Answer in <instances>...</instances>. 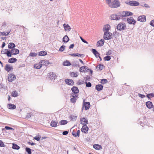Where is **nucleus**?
<instances>
[{
  "mask_svg": "<svg viewBox=\"0 0 154 154\" xmlns=\"http://www.w3.org/2000/svg\"><path fill=\"white\" fill-rule=\"evenodd\" d=\"M106 0V3L111 8H116L119 7L120 5V3L118 0Z\"/></svg>",
  "mask_w": 154,
  "mask_h": 154,
  "instance_id": "1",
  "label": "nucleus"
},
{
  "mask_svg": "<svg viewBox=\"0 0 154 154\" xmlns=\"http://www.w3.org/2000/svg\"><path fill=\"white\" fill-rule=\"evenodd\" d=\"M125 3L130 6H137L139 5V3L136 1H127Z\"/></svg>",
  "mask_w": 154,
  "mask_h": 154,
  "instance_id": "2",
  "label": "nucleus"
},
{
  "mask_svg": "<svg viewBox=\"0 0 154 154\" xmlns=\"http://www.w3.org/2000/svg\"><path fill=\"white\" fill-rule=\"evenodd\" d=\"M1 53L3 54H6L8 57H11V54L10 50L4 49L1 51Z\"/></svg>",
  "mask_w": 154,
  "mask_h": 154,
  "instance_id": "3",
  "label": "nucleus"
},
{
  "mask_svg": "<svg viewBox=\"0 0 154 154\" xmlns=\"http://www.w3.org/2000/svg\"><path fill=\"white\" fill-rule=\"evenodd\" d=\"M127 22L130 24L135 25L136 21L132 17H130L129 18H127Z\"/></svg>",
  "mask_w": 154,
  "mask_h": 154,
  "instance_id": "4",
  "label": "nucleus"
},
{
  "mask_svg": "<svg viewBox=\"0 0 154 154\" xmlns=\"http://www.w3.org/2000/svg\"><path fill=\"white\" fill-rule=\"evenodd\" d=\"M125 27V24L122 23L118 24L117 26V29L120 30L124 29Z\"/></svg>",
  "mask_w": 154,
  "mask_h": 154,
  "instance_id": "5",
  "label": "nucleus"
},
{
  "mask_svg": "<svg viewBox=\"0 0 154 154\" xmlns=\"http://www.w3.org/2000/svg\"><path fill=\"white\" fill-rule=\"evenodd\" d=\"M111 19L112 20H117L120 19V17L118 15V13L114 14L111 15Z\"/></svg>",
  "mask_w": 154,
  "mask_h": 154,
  "instance_id": "6",
  "label": "nucleus"
},
{
  "mask_svg": "<svg viewBox=\"0 0 154 154\" xmlns=\"http://www.w3.org/2000/svg\"><path fill=\"white\" fill-rule=\"evenodd\" d=\"M112 37V33L109 32L104 34L103 38H111Z\"/></svg>",
  "mask_w": 154,
  "mask_h": 154,
  "instance_id": "7",
  "label": "nucleus"
},
{
  "mask_svg": "<svg viewBox=\"0 0 154 154\" xmlns=\"http://www.w3.org/2000/svg\"><path fill=\"white\" fill-rule=\"evenodd\" d=\"M11 54V55H16L19 53V51L16 48H13L10 51Z\"/></svg>",
  "mask_w": 154,
  "mask_h": 154,
  "instance_id": "8",
  "label": "nucleus"
},
{
  "mask_svg": "<svg viewBox=\"0 0 154 154\" xmlns=\"http://www.w3.org/2000/svg\"><path fill=\"white\" fill-rule=\"evenodd\" d=\"M49 78H50L51 80H55L56 79V78L57 77V75L56 74L54 73L53 72H51L49 73V75H48Z\"/></svg>",
  "mask_w": 154,
  "mask_h": 154,
  "instance_id": "9",
  "label": "nucleus"
},
{
  "mask_svg": "<svg viewBox=\"0 0 154 154\" xmlns=\"http://www.w3.org/2000/svg\"><path fill=\"white\" fill-rule=\"evenodd\" d=\"M137 20L141 22H145L146 21V16L142 15L140 16L137 19Z\"/></svg>",
  "mask_w": 154,
  "mask_h": 154,
  "instance_id": "10",
  "label": "nucleus"
},
{
  "mask_svg": "<svg viewBox=\"0 0 154 154\" xmlns=\"http://www.w3.org/2000/svg\"><path fill=\"white\" fill-rule=\"evenodd\" d=\"M110 29V26L108 24H106L105 26L103 28V31L104 32V33L109 32V31Z\"/></svg>",
  "mask_w": 154,
  "mask_h": 154,
  "instance_id": "11",
  "label": "nucleus"
},
{
  "mask_svg": "<svg viewBox=\"0 0 154 154\" xmlns=\"http://www.w3.org/2000/svg\"><path fill=\"white\" fill-rule=\"evenodd\" d=\"M16 79L15 76L13 74H9L8 77V81L11 82Z\"/></svg>",
  "mask_w": 154,
  "mask_h": 154,
  "instance_id": "12",
  "label": "nucleus"
},
{
  "mask_svg": "<svg viewBox=\"0 0 154 154\" xmlns=\"http://www.w3.org/2000/svg\"><path fill=\"white\" fill-rule=\"evenodd\" d=\"M66 84L70 85H73L74 84L73 81L70 79H66L65 80Z\"/></svg>",
  "mask_w": 154,
  "mask_h": 154,
  "instance_id": "13",
  "label": "nucleus"
},
{
  "mask_svg": "<svg viewBox=\"0 0 154 154\" xmlns=\"http://www.w3.org/2000/svg\"><path fill=\"white\" fill-rule=\"evenodd\" d=\"M88 130V128L86 125H84L81 128V131L83 133H87Z\"/></svg>",
  "mask_w": 154,
  "mask_h": 154,
  "instance_id": "14",
  "label": "nucleus"
},
{
  "mask_svg": "<svg viewBox=\"0 0 154 154\" xmlns=\"http://www.w3.org/2000/svg\"><path fill=\"white\" fill-rule=\"evenodd\" d=\"M80 123L81 124L84 125H86L88 123V121L86 119L83 118L81 119L80 120Z\"/></svg>",
  "mask_w": 154,
  "mask_h": 154,
  "instance_id": "15",
  "label": "nucleus"
},
{
  "mask_svg": "<svg viewBox=\"0 0 154 154\" xmlns=\"http://www.w3.org/2000/svg\"><path fill=\"white\" fill-rule=\"evenodd\" d=\"M63 26L65 31L69 32L71 30V28L70 27L68 24L64 23L63 24Z\"/></svg>",
  "mask_w": 154,
  "mask_h": 154,
  "instance_id": "16",
  "label": "nucleus"
},
{
  "mask_svg": "<svg viewBox=\"0 0 154 154\" xmlns=\"http://www.w3.org/2000/svg\"><path fill=\"white\" fill-rule=\"evenodd\" d=\"M146 105L149 109H151L153 107L152 102L150 101L146 102Z\"/></svg>",
  "mask_w": 154,
  "mask_h": 154,
  "instance_id": "17",
  "label": "nucleus"
},
{
  "mask_svg": "<svg viewBox=\"0 0 154 154\" xmlns=\"http://www.w3.org/2000/svg\"><path fill=\"white\" fill-rule=\"evenodd\" d=\"M40 62V63H42V66L45 65L47 66L50 64V63L49 61L46 60H41Z\"/></svg>",
  "mask_w": 154,
  "mask_h": 154,
  "instance_id": "18",
  "label": "nucleus"
},
{
  "mask_svg": "<svg viewBox=\"0 0 154 154\" xmlns=\"http://www.w3.org/2000/svg\"><path fill=\"white\" fill-rule=\"evenodd\" d=\"M103 86L100 84L97 85L95 86V89L98 91H100L102 90Z\"/></svg>",
  "mask_w": 154,
  "mask_h": 154,
  "instance_id": "19",
  "label": "nucleus"
},
{
  "mask_svg": "<svg viewBox=\"0 0 154 154\" xmlns=\"http://www.w3.org/2000/svg\"><path fill=\"white\" fill-rule=\"evenodd\" d=\"M90 106V103L89 102H85L83 103V107L85 108V110H88L89 109Z\"/></svg>",
  "mask_w": 154,
  "mask_h": 154,
  "instance_id": "20",
  "label": "nucleus"
},
{
  "mask_svg": "<svg viewBox=\"0 0 154 154\" xmlns=\"http://www.w3.org/2000/svg\"><path fill=\"white\" fill-rule=\"evenodd\" d=\"M104 42V39H101L100 40L97 42V45L98 47L102 46L103 45Z\"/></svg>",
  "mask_w": 154,
  "mask_h": 154,
  "instance_id": "21",
  "label": "nucleus"
},
{
  "mask_svg": "<svg viewBox=\"0 0 154 154\" xmlns=\"http://www.w3.org/2000/svg\"><path fill=\"white\" fill-rule=\"evenodd\" d=\"M118 13V15H119V17H120V19H121V17L126 16L125 11L120 12Z\"/></svg>",
  "mask_w": 154,
  "mask_h": 154,
  "instance_id": "22",
  "label": "nucleus"
},
{
  "mask_svg": "<svg viewBox=\"0 0 154 154\" xmlns=\"http://www.w3.org/2000/svg\"><path fill=\"white\" fill-rule=\"evenodd\" d=\"M58 122L57 121L52 120L50 124L51 126L54 127H56L57 125Z\"/></svg>",
  "mask_w": 154,
  "mask_h": 154,
  "instance_id": "23",
  "label": "nucleus"
},
{
  "mask_svg": "<svg viewBox=\"0 0 154 154\" xmlns=\"http://www.w3.org/2000/svg\"><path fill=\"white\" fill-rule=\"evenodd\" d=\"M113 35L114 38H120L121 36V35L119 33L115 32L113 33Z\"/></svg>",
  "mask_w": 154,
  "mask_h": 154,
  "instance_id": "24",
  "label": "nucleus"
},
{
  "mask_svg": "<svg viewBox=\"0 0 154 154\" xmlns=\"http://www.w3.org/2000/svg\"><path fill=\"white\" fill-rule=\"evenodd\" d=\"M42 67V63H40V62L38 63H36L34 64V67L36 69H40Z\"/></svg>",
  "mask_w": 154,
  "mask_h": 154,
  "instance_id": "25",
  "label": "nucleus"
},
{
  "mask_svg": "<svg viewBox=\"0 0 154 154\" xmlns=\"http://www.w3.org/2000/svg\"><path fill=\"white\" fill-rule=\"evenodd\" d=\"M72 92L75 93H78L79 92V90L78 88L76 87L73 86L71 88Z\"/></svg>",
  "mask_w": 154,
  "mask_h": 154,
  "instance_id": "26",
  "label": "nucleus"
},
{
  "mask_svg": "<svg viewBox=\"0 0 154 154\" xmlns=\"http://www.w3.org/2000/svg\"><path fill=\"white\" fill-rule=\"evenodd\" d=\"M11 30L8 31L7 32H0V36H6L8 35L10 32Z\"/></svg>",
  "mask_w": 154,
  "mask_h": 154,
  "instance_id": "27",
  "label": "nucleus"
},
{
  "mask_svg": "<svg viewBox=\"0 0 154 154\" xmlns=\"http://www.w3.org/2000/svg\"><path fill=\"white\" fill-rule=\"evenodd\" d=\"M85 69H86L87 70H89L88 69V67H87V66H82L81 67L80 69H79V71L81 72H86V71H85Z\"/></svg>",
  "mask_w": 154,
  "mask_h": 154,
  "instance_id": "28",
  "label": "nucleus"
},
{
  "mask_svg": "<svg viewBox=\"0 0 154 154\" xmlns=\"http://www.w3.org/2000/svg\"><path fill=\"white\" fill-rule=\"evenodd\" d=\"M13 69V67L11 66L9 64H6L5 66V70L8 72H9L11 69Z\"/></svg>",
  "mask_w": 154,
  "mask_h": 154,
  "instance_id": "29",
  "label": "nucleus"
},
{
  "mask_svg": "<svg viewBox=\"0 0 154 154\" xmlns=\"http://www.w3.org/2000/svg\"><path fill=\"white\" fill-rule=\"evenodd\" d=\"M15 47V44L13 43H10L8 45V48L9 49H13Z\"/></svg>",
  "mask_w": 154,
  "mask_h": 154,
  "instance_id": "30",
  "label": "nucleus"
},
{
  "mask_svg": "<svg viewBox=\"0 0 154 154\" xmlns=\"http://www.w3.org/2000/svg\"><path fill=\"white\" fill-rule=\"evenodd\" d=\"M93 147L96 150H100L102 149V146L98 144H94V145Z\"/></svg>",
  "mask_w": 154,
  "mask_h": 154,
  "instance_id": "31",
  "label": "nucleus"
},
{
  "mask_svg": "<svg viewBox=\"0 0 154 154\" xmlns=\"http://www.w3.org/2000/svg\"><path fill=\"white\" fill-rule=\"evenodd\" d=\"M17 60L15 58H12L8 60V62L9 63H13L15 62Z\"/></svg>",
  "mask_w": 154,
  "mask_h": 154,
  "instance_id": "32",
  "label": "nucleus"
},
{
  "mask_svg": "<svg viewBox=\"0 0 154 154\" xmlns=\"http://www.w3.org/2000/svg\"><path fill=\"white\" fill-rule=\"evenodd\" d=\"M12 148L17 150H18L20 149V147L18 146L17 144L13 143L12 144Z\"/></svg>",
  "mask_w": 154,
  "mask_h": 154,
  "instance_id": "33",
  "label": "nucleus"
},
{
  "mask_svg": "<svg viewBox=\"0 0 154 154\" xmlns=\"http://www.w3.org/2000/svg\"><path fill=\"white\" fill-rule=\"evenodd\" d=\"M8 108L10 109H14L16 108V106L14 104H8Z\"/></svg>",
  "mask_w": 154,
  "mask_h": 154,
  "instance_id": "34",
  "label": "nucleus"
},
{
  "mask_svg": "<svg viewBox=\"0 0 154 154\" xmlns=\"http://www.w3.org/2000/svg\"><path fill=\"white\" fill-rule=\"evenodd\" d=\"M63 65L65 66H69L71 65V63L69 61L66 60L63 62Z\"/></svg>",
  "mask_w": 154,
  "mask_h": 154,
  "instance_id": "35",
  "label": "nucleus"
},
{
  "mask_svg": "<svg viewBox=\"0 0 154 154\" xmlns=\"http://www.w3.org/2000/svg\"><path fill=\"white\" fill-rule=\"evenodd\" d=\"M91 51L94 55H96V54H97L98 56H99V55H100L99 53L97 51L96 49H92Z\"/></svg>",
  "mask_w": 154,
  "mask_h": 154,
  "instance_id": "36",
  "label": "nucleus"
},
{
  "mask_svg": "<svg viewBox=\"0 0 154 154\" xmlns=\"http://www.w3.org/2000/svg\"><path fill=\"white\" fill-rule=\"evenodd\" d=\"M47 54V53L45 51H41L39 53V55L40 56H44Z\"/></svg>",
  "mask_w": 154,
  "mask_h": 154,
  "instance_id": "37",
  "label": "nucleus"
},
{
  "mask_svg": "<svg viewBox=\"0 0 154 154\" xmlns=\"http://www.w3.org/2000/svg\"><path fill=\"white\" fill-rule=\"evenodd\" d=\"M67 123V121L66 120H62L60 122V125H65Z\"/></svg>",
  "mask_w": 154,
  "mask_h": 154,
  "instance_id": "38",
  "label": "nucleus"
},
{
  "mask_svg": "<svg viewBox=\"0 0 154 154\" xmlns=\"http://www.w3.org/2000/svg\"><path fill=\"white\" fill-rule=\"evenodd\" d=\"M146 97L150 99L151 97H154V94L153 93L148 94L146 95Z\"/></svg>",
  "mask_w": 154,
  "mask_h": 154,
  "instance_id": "39",
  "label": "nucleus"
},
{
  "mask_svg": "<svg viewBox=\"0 0 154 154\" xmlns=\"http://www.w3.org/2000/svg\"><path fill=\"white\" fill-rule=\"evenodd\" d=\"M18 93L16 91H13L11 93V95L12 97H16L17 96Z\"/></svg>",
  "mask_w": 154,
  "mask_h": 154,
  "instance_id": "40",
  "label": "nucleus"
},
{
  "mask_svg": "<svg viewBox=\"0 0 154 154\" xmlns=\"http://www.w3.org/2000/svg\"><path fill=\"white\" fill-rule=\"evenodd\" d=\"M26 151L27 152L28 154H31V149L28 147H26L25 148Z\"/></svg>",
  "mask_w": 154,
  "mask_h": 154,
  "instance_id": "41",
  "label": "nucleus"
},
{
  "mask_svg": "<svg viewBox=\"0 0 154 154\" xmlns=\"http://www.w3.org/2000/svg\"><path fill=\"white\" fill-rule=\"evenodd\" d=\"M104 67V66L103 65L100 64L96 67L97 69H98L100 70H102Z\"/></svg>",
  "mask_w": 154,
  "mask_h": 154,
  "instance_id": "42",
  "label": "nucleus"
},
{
  "mask_svg": "<svg viewBox=\"0 0 154 154\" xmlns=\"http://www.w3.org/2000/svg\"><path fill=\"white\" fill-rule=\"evenodd\" d=\"M107 82L108 81L106 79H103L101 80L100 83L103 85L107 83Z\"/></svg>",
  "mask_w": 154,
  "mask_h": 154,
  "instance_id": "43",
  "label": "nucleus"
},
{
  "mask_svg": "<svg viewBox=\"0 0 154 154\" xmlns=\"http://www.w3.org/2000/svg\"><path fill=\"white\" fill-rule=\"evenodd\" d=\"M70 75L72 77H77L78 76V75L76 73H75L74 72H71L70 74Z\"/></svg>",
  "mask_w": 154,
  "mask_h": 154,
  "instance_id": "44",
  "label": "nucleus"
},
{
  "mask_svg": "<svg viewBox=\"0 0 154 154\" xmlns=\"http://www.w3.org/2000/svg\"><path fill=\"white\" fill-rule=\"evenodd\" d=\"M111 59V58L109 56H106L104 58V59L105 61H109Z\"/></svg>",
  "mask_w": 154,
  "mask_h": 154,
  "instance_id": "45",
  "label": "nucleus"
},
{
  "mask_svg": "<svg viewBox=\"0 0 154 154\" xmlns=\"http://www.w3.org/2000/svg\"><path fill=\"white\" fill-rule=\"evenodd\" d=\"M126 16H132L133 14V13L131 12L125 11Z\"/></svg>",
  "mask_w": 154,
  "mask_h": 154,
  "instance_id": "46",
  "label": "nucleus"
},
{
  "mask_svg": "<svg viewBox=\"0 0 154 154\" xmlns=\"http://www.w3.org/2000/svg\"><path fill=\"white\" fill-rule=\"evenodd\" d=\"M85 83L86 84V86L87 87H90L91 86V84L90 82H86Z\"/></svg>",
  "mask_w": 154,
  "mask_h": 154,
  "instance_id": "47",
  "label": "nucleus"
},
{
  "mask_svg": "<svg viewBox=\"0 0 154 154\" xmlns=\"http://www.w3.org/2000/svg\"><path fill=\"white\" fill-rule=\"evenodd\" d=\"M65 49V46L63 45L61 46L59 49V51H63Z\"/></svg>",
  "mask_w": 154,
  "mask_h": 154,
  "instance_id": "48",
  "label": "nucleus"
},
{
  "mask_svg": "<svg viewBox=\"0 0 154 154\" xmlns=\"http://www.w3.org/2000/svg\"><path fill=\"white\" fill-rule=\"evenodd\" d=\"M76 35L74 37V38H83L81 36H80L78 33H77L76 32Z\"/></svg>",
  "mask_w": 154,
  "mask_h": 154,
  "instance_id": "49",
  "label": "nucleus"
},
{
  "mask_svg": "<svg viewBox=\"0 0 154 154\" xmlns=\"http://www.w3.org/2000/svg\"><path fill=\"white\" fill-rule=\"evenodd\" d=\"M76 98L72 97L70 99L71 102L73 103H75L76 102Z\"/></svg>",
  "mask_w": 154,
  "mask_h": 154,
  "instance_id": "50",
  "label": "nucleus"
},
{
  "mask_svg": "<svg viewBox=\"0 0 154 154\" xmlns=\"http://www.w3.org/2000/svg\"><path fill=\"white\" fill-rule=\"evenodd\" d=\"M37 55V54L35 53H30L29 54V56L35 57Z\"/></svg>",
  "mask_w": 154,
  "mask_h": 154,
  "instance_id": "51",
  "label": "nucleus"
},
{
  "mask_svg": "<svg viewBox=\"0 0 154 154\" xmlns=\"http://www.w3.org/2000/svg\"><path fill=\"white\" fill-rule=\"evenodd\" d=\"M84 83V81L83 80H79L78 82V84L79 85H81L83 84Z\"/></svg>",
  "mask_w": 154,
  "mask_h": 154,
  "instance_id": "52",
  "label": "nucleus"
},
{
  "mask_svg": "<svg viewBox=\"0 0 154 154\" xmlns=\"http://www.w3.org/2000/svg\"><path fill=\"white\" fill-rule=\"evenodd\" d=\"M83 57L84 56V55L79 54V53H76V55L75 57Z\"/></svg>",
  "mask_w": 154,
  "mask_h": 154,
  "instance_id": "53",
  "label": "nucleus"
},
{
  "mask_svg": "<svg viewBox=\"0 0 154 154\" xmlns=\"http://www.w3.org/2000/svg\"><path fill=\"white\" fill-rule=\"evenodd\" d=\"M77 94V93H72L71 94V96L72 97L76 98L78 96Z\"/></svg>",
  "mask_w": 154,
  "mask_h": 154,
  "instance_id": "54",
  "label": "nucleus"
},
{
  "mask_svg": "<svg viewBox=\"0 0 154 154\" xmlns=\"http://www.w3.org/2000/svg\"><path fill=\"white\" fill-rule=\"evenodd\" d=\"M138 96L140 97H141L142 98H143L145 97V96L144 95L142 94H138Z\"/></svg>",
  "mask_w": 154,
  "mask_h": 154,
  "instance_id": "55",
  "label": "nucleus"
},
{
  "mask_svg": "<svg viewBox=\"0 0 154 154\" xmlns=\"http://www.w3.org/2000/svg\"><path fill=\"white\" fill-rule=\"evenodd\" d=\"M88 69L89 70H87V69H85V71H86V72H90V73L91 74V75L92 74V73H93V71L91 70V69H89L88 68Z\"/></svg>",
  "mask_w": 154,
  "mask_h": 154,
  "instance_id": "56",
  "label": "nucleus"
},
{
  "mask_svg": "<svg viewBox=\"0 0 154 154\" xmlns=\"http://www.w3.org/2000/svg\"><path fill=\"white\" fill-rule=\"evenodd\" d=\"M0 147L5 146V144L3 143V142L1 140H0Z\"/></svg>",
  "mask_w": 154,
  "mask_h": 154,
  "instance_id": "57",
  "label": "nucleus"
},
{
  "mask_svg": "<svg viewBox=\"0 0 154 154\" xmlns=\"http://www.w3.org/2000/svg\"><path fill=\"white\" fill-rule=\"evenodd\" d=\"M31 114L30 113H27V115L26 116V118L27 119L31 117Z\"/></svg>",
  "mask_w": 154,
  "mask_h": 154,
  "instance_id": "58",
  "label": "nucleus"
},
{
  "mask_svg": "<svg viewBox=\"0 0 154 154\" xmlns=\"http://www.w3.org/2000/svg\"><path fill=\"white\" fill-rule=\"evenodd\" d=\"M150 24L152 26L154 27V20H152L150 22Z\"/></svg>",
  "mask_w": 154,
  "mask_h": 154,
  "instance_id": "59",
  "label": "nucleus"
},
{
  "mask_svg": "<svg viewBox=\"0 0 154 154\" xmlns=\"http://www.w3.org/2000/svg\"><path fill=\"white\" fill-rule=\"evenodd\" d=\"M68 133V132L67 131H64L63 132V134L64 135H67Z\"/></svg>",
  "mask_w": 154,
  "mask_h": 154,
  "instance_id": "60",
  "label": "nucleus"
},
{
  "mask_svg": "<svg viewBox=\"0 0 154 154\" xmlns=\"http://www.w3.org/2000/svg\"><path fill=\"white\" fill-rule=\"evenodd\" d=\"M34 139L38 141L40 140V137H39L36 136L34 137Z\"/></svg>",
  "mask_w": 154,
  "mask_h": 154,
  "instance_id": "61",
  "label": "nucleus"
},
{
  "mask_svg": "<svg viewBox=\"0 0 154 154\" xmlns=\"http://www.w3.org/2000/svg\"><path fill=\"white\" fill-rule=\"evenodd\" d=\"M141 6H143V7H144L146 8H150V6L146 4H145L143 5H142Z\"/></svg>",
  "mask_w": 154,
  "mask_h": 154,
  "instance_id": "62",
  "label": "nucleus"
},
{
  "mask_svg": "<svg viewBox=\"0 0 154 154\" xmlns=\"http://www.w3.org/2000/svg\"><path fill=\"white\" fill-rule=\"evenodd\" d=\"M111 51H109L108 52L106 53V55H109L111 54Z\"/></svg>",
  "mask_w": 154,
  "mask_h": 154,
  "instance_id": "63",
  "label": "nucleus"
},
{
  "mask_svg": "<svg viewBox=\"0 0 154 154\" xmlns=\"http://www.w3.org/2000/svg\"><path fill=\"white\" fill-rule=\"evenodd\" d=\"M90 79V77L89 76H87V77L84 78V79L86 81H88Z\"/></svg>",
  "mask_w": 154,
  "mask_h": 154,
  "instance_id": "64",
  "label": "nucleus"
}]
</instances>
